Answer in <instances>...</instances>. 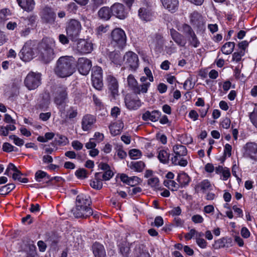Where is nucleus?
<instances>
[{
	"instance_id": "1",
	"label": "nucleus",
	"mask_w": 257,
	"mask_h": 257,
	"mask_svg": "<svg viewBox=\"0 0 257 257\" xmlns=\"http://www.w3.org/2000/svg\"><path fill=\"white\" fill-rule=\"evenodd\" d=\"M75 71L72 57L62 56L57 61L54 69L55 74L60 78H65L72 75Z\"/></svg>"
},
{
	"instance_id": "2",
	"label": "nucleus",
	"mask_w": 257,
	"mask_h": 257,
	"mask_svg": "<svg viewBox=\"0 0 257 257\" xmlns=\"http://www.w3.org/2000/svg\"><path fill=\"white\" fill-rule=\"evenodd\" d=\"M55 47V41L53 38H45L39 44L38 50L40 57L45 63H49L55 57L54 49Z\"/></svg>"
},
{
	"instance_id": "3",
	"label": "nucleus",
	"mask_w": 257,
	"mask_h": 257,
	"mask_svg": "<svg viewBox=\"0 0 257 257\" xmlns=\"http://www.w3.org/2000/svg\"><path fill=\"white\" fill-rule=\"evenodd\" d=\"M81 30L80 23L75 19H71L66 27V34L68 37L73 41L79 36Z\"/></svg>"
},
{
	"instance_id": "4",
	"label": "nucleus",
	"mask_w": 257,
	"mask_h": 257,
	"mask_svg": "<svg viewBox=\"0 0 257 257\" xmlns=\"http://www.w3.org/2000/svg\"><path fill=\"white\" fill-rule=\"evenodd\" d=\"M128 86L132 89L136 94L146 93L150 87V83H145L139 86L138 82L132 74L128 76L127 78Z\"/></svg>"
},
{
	"instance_id": "5",
	"label": "nucleus",
	"mask_w": 257,
	"mask_h": 257,
	"mask_svg": "<svg viewBox=\"0 0 257 257\" xmlns=\"http://www.w3.org/2000/svg\"><path fill=\"white\" fill-rule=\"evenodd\" d=\"M24 83L30 90L37 88L41 84L40 74L33 72H30L25 78Z\"/></svg>"
},
{
	"instance_id": "6",
	"label": "nucleus",
	"mask_w": 257,
	"mask_h": 257,
	"mask_svg": "<svg viewBox=\"0 0 257 257\" xmlns=\"http://www.w3.org/2000/svg\"><path fill=\"white\" fill-rule=\"evenodd\" d=\"M112 43L118 47H123L126 43V37L125 32L120 28L114 29L111 34Z\"/></svg>"
},
{
	"instance_id": "7",
	"label": "nucleus",
	"mask_w": 257,
	"mask_h": 257,
	"mask_svg": "<svg viewBox=\"0 0 257 257\" xmlns=\"http://www.w3.org/2000/svg\"><path fill=\"white\" fill-rule=\"evenodd\" d=\"M123 61L126 67L132 70H136L139 66L138 55L132 51L125 53L123 57Z\"/></svg>"
},
{
	"instance_id": "8",
	"label": "nucleus",
	"mask_w": 257,
	"mask_h": 257,
	"mask_svg": "<svg viewBox=\"0 0 257 257\" xmlns=\"http://www.w3.org/2000/svg\"><path fill=\"white\" fill-rule=\"evenodd\" d=\"M182 29L189 44L194 48L198 47L200 45V42L192 28L187 24H184Z\"/></svg>"
},
{
	"instance_id": "9",
	"label": "nucleus",
	"mask_w": 257,
	"mask_h": 257,
	"mask_svg": "<svg viewBox=\"0 0 257 257\" xmlns=\"http://www.w3.org/2000/svg\"><path fill=\"white\" fill-rule=\"evenodd\" d=\"M71 212L76 218H86L93 214L92 209L90 207L83 206L75 204Z\"/></svg>"
},
{
	"instance_id": "10",
	"label": "nucleus",
	"mask_w": 257,
	"mask_h": 257,
	"mask_svg": "<svg viewBox=\"0 0 257 257\" xmlns=\"http://www.w3.org/2000/svg\"><path fill=\"white\" fill-rule=\"evenodd\" d=\"M243 156L251 160L257 161V144L254 142L246 143L243 147Z\"/></svg>"
},
{
	"instance_id": "11",
	"label": "nucleus",
	"mask_w": 257,
	"mask_h": 257,
	"mask_svg": "<svg viewBox=\"0 0 257 257\" xmlns=\"http://www.w3.org/2000/svg\"><path fill=\"white\" fill-rule=\"evenodd\" d=\"M106 82L109 92L112 97L115 99L118 95V82L117 79L112 75H109L106 77Z\"/></svg>"
},
{
	"instance_id": "12",
	"label": "nucleus",
	"mask_w": 257,
	"mask_h": 257,
	"mask_svg": "<svg viewBox=\"0 0 257 257\" xmlns=\"http://www.w3.org/2000/svg\"><path fill=\"white\" fill-rule=\"evenodd\" d=\"M66 89L64 86H59L56 89L54 101L58 107L62 106L65 103L67 96Z\"/></svg>"
},
{
	"instance_id": "13",
	"label": "nucleus",
	"mask_w": 257,
	"mask_h": 257,
	"mask_svg": "<svg viewBox=\"0 0 257 257\" xmlns=\"http://www.w3.org/2000/svg\"><path fill=\"white\" fill-rule=\"evenodd\" d=\"M93 49V44L89 40L80 39L77 43L76 49L80 53L84 54L90 53Z\"/></svg>"
},
{
	"instance_id": "14",
	"label": "nucleus",
	"mask_w": 257,
	"mask_h": 257,
	"mask_svg": "<svg viewBox=\"0 0 257 257\" xmlns=\"http://www.w3.org/2000/svg\"><path fill=\"white\" fill-rule=\"evenodd\" d=\"M78 69L80 74L86 75L89 72L92 65L90 60L86 58H80L78 60Z\"/></svg>"
},
{
	"instance_id": "15",
	"label": "nucleus",
	"mask_w": 257,
	"mask_h": 257,
	"mask_svg": "<svg viewBox=\"0 0 257 257\" xmlns=\"http://www.w3.org/2000/svg\"><path fill=\"white\" fill-rule=\"evenodd\" d=\"M34 52L30 43H26L20 52V57L24 61L27 62L34 58Z\"/></svg>"
},
{
	"instance_id": "16",
	"label": "nucleus",
	"mask_w": 257,
	"mask_h": 257,
	"mask_svg": "<svg viewBox=\"0 0 257 257\" xmlns=\"http://www.w3.org/2000/svg\"><path fill=\"white\" fill-rule=\"evenodd\" d=\"M41 18L45 23L53 24L55 20L56 15L51 8L45 7L41 12Z\"/></svg>"
},
{
	"instance_id": "17",
	"label": "nucleus",
	"mask_w": 257,
	"mask_h": 257,
	"mask_svg": "<svg viewBox=\"0 0 257 257\" xmlns=\"http://www.w3.org/2000/svg\"><path fill=\"white\" fill-rule=\"evenodd\" d=\"M96 121L95 117L90 114L84 115L81 121L82 129L84 131H89Z\"/></svg>"
},
{
	"instance_id": "18",
	"label": "nucleus",
	"mask_w": 257,
	"mask_h": 257,
	"mask_svg": "<svg viewBox=\"0 0 257 257\" xmlns=\"http://www.w3.org/2000/svg\"><path fill=\"white\" fill-rule=\"evenodd\" d=\"M112 14L119 19H124L126 17L124 6L119 3L115 4L111 7Z\"/></svg>"
},
{
	"instance_id": "19",
	"label": "nucleus",
	"mask_w": 257,
	"mask_h": 257,
	"mask_svg": "<svg viewBox=\"0 0 257 257\" xmlns=\"http://www.w3.org/2000/svg\"><path fill=\"white\" fill-rule=\"evenodd\" d=\"M170 35L172 39L180 47H184L185 46L186 42L182 34L175 30L172 29L170 30Z\"/></svg>"
},
{
	"instance_id": "20",
	"label": "nucleus",
	"mask_w": 257,
	"mask_h": 257,
	"mask_svg": "<svg viewBox=\"0 0 257 257\" xmlns=\"http://www.w3.org/2000/svg\"><path fill=\"white\" fill-rule=\"evenodd\" d=\"M125 103L129 109H137L141 105V102L138 98H132L129 96L125 97Z\"/></svg>"
},
{
	"instance_id": "21",
	"label": "nucleus",
	"mask_w": 257,
	"mask_h": 257,
	"mask_svg": "<svg viewBox=\"0 0 257 257\" xmlns=\"http://www.w3.org/2000/svg\"><path fill=\"white\" fill-rule=\"evenodd\" d=\"M161 116V112L158 110H153L152 111H147L143 114L142 119L145 121L151 120L152 121H157Z\"/></svg>"
},
{
	"instance_id": "22",
	"label": "nucleus",
	"mask_w": 257,
	"mask_h": 257,
	"mask_svg": "<svg viewBox=\"0 0 257 257\" xmlns=\"http://www.w3.org/2000/svg\"><path fill=\"white\" fill-rule=\"evenodd\" d=\"M91 203L90 197L87 195L80 194L76 197L75 204L80 205L86 207H90Z\"/></svg>"
},
{
	"instance_id": "23",
	"label": "nucleus",
	"mask_w": 257,
	"mask_h": 257,
	"mask_svg": "<svg viewBox=\"0 0 257 257\" xmlns=\"http://www.w3.org/2000/svg\"><path fill=\"white\" fill-rule=\"evenodd\" d=\"M164 7L171 12L176 11L178 7V0H161Z\"/></svg>"
},
{
	"instance_id": "24",
	"label": "nucleus",
	"mask_w": 257,
	"mask_h": 257,
	"mask_svg": "<svg viewBox=\"0 0 257 257\" xmlns=\"http://www.w3.org/2000/svg\"><path fill=\"white\" fill-rule=\"evenodd\" d=\"M139 16L144 21H149L153 18V13L148 7L141 8L139 10Z\"/></svg>"
},
{
	"instance_id": "25",
	"label": "nucleus",
	"mask_w": 257,
	"mask_h": 257,
	"mask_svg": "<svg viewBox=\"0 0 257 257\" xmlns=\"http://www.w3.org/2000/svg\"><path fill=\"white\" fill-rule=\"evenodd\" d=\"M172 149L175 154L174 157L181 158L187 154V150L186 147L182 145H175L173 146Z\"/></svg>"
},
{
	"instance_id": "26",
	"label": "nucleus",
	"mask_w": 257,
	"mask_h": 257,
	"mask_svg": "<svg viewBox=\"0 0 257 257\" xmlns=\"http://www.w3.org/2000/svg\"><path fill=\"white\" fill-rule=\"evenodd\" d=\"M92 249L95 257H106L105 251L102 244L95 242L93 244Z\"/></svg>"
},
{
	"instance_id": "27",
	"label": "nucleus",
	"mask_w": 257,
	"mask_h": 257,
	"mask_svg": "<svg viewBox=\"0 0 257 257\" xmlns=\"http://www.w3.org/2000/svg\"><path fill=\"white\" fill-rule=\"evenodd\" d=\"M123 127V123L121 121L115 122L109 126L111 134L114 136L120 134Z\"/></svg>"
},
{
	"instance_id": "28",
	"label": "nucleus",
	"mask_w": 257,
	"mask_h": 257,
	"mask_svg": "<svg viewBox=\"0 0 257 257\" xmlns=\"http://www.w3.org/2000/svg\"><path fill=\"white\" fill-rule=\"evenodd\" d=\"M211 185L210 182L208 180H204L198 183L195 187L196 192L201 191L203 193L207 190H211Z\"/></svg>"
},
{
	"instance_id": "29",
	"label": "nucleus",
	"mask_w": 257,
	"mask_h": 257,
	"mask_svg": "<svg viewBox=\"0 0 257 257\" xmlns=\"http://www.w3.org/2000/svg\"><path fill=\"white\" fill-rule=\"evenodd\" d=\"M111 9L107 7L101 8L98 12V15L100 19L103 20H108L111 17Z\"/></svg>"
},
{
	"instance_id": "30",
	"label": "nucleus",
	"mask_w": 257,
	"mask_h": 257,
	"mask_svg": "<svg viewBox=\"0 0 257 257\" xmlns=\"http://www.w3.org/2000/svg\"><path fill=\"white\" fill-rule=\"evenodd\" d=\"M61 112V116L62 117H66L69 119H72L76 117L77 115V110L76 108L71 107L67 109L66 114H65L64 110L62 109V106L59 107Z\"/></svg>"
},
{
	"instance_id": "31",
	"label": "nucleus",
	"mask_w": 257,
	"mask_h": 257,
	"mask_svg": "<svg viewBox=\"0 0 257 257\" xmlns=\"http://www.w3.org/2000/svg\"><path fill=\"white\" fill-rule=\"evenodd\" d=\"M17 1L19 5L28 12L32 11L35 5L34 0H17Z\"/></svg>"
},
{
	"instance_id": "32",
	"label": "nucleus",
	"mask_w": 257,
	"mask_h": 257,
	"mask_svg": "<svg viewBox=\"0 0 257 257\" xmlns=\"http://www.w3.org/2000/svg\"><path fill=\"white\" fill-rule=\"evenodd\" d=\"M190 21L192 24L197 27H199L203 24L202 16L197 12H194L190 16Z\"/></svg>"
},
{
	"instance_id": "33",
	"label": "nucleus",
	"mask_w": 257,
	"mask_h": 257,
	"mask_svg": "<svg viewBox=\"0 0 257 257\" xmlns=\"http://www.w3.org/2000/svg\"><path fill=\"white\" fill-rule=\"evenodd\" d=\"M177 181L179 182L178 184L180 185V187H183L189 184L190 179L187 174L183 173L178 175Z\"/></svg>"
},
{
	"instance_id": "34",
	"label": "nucleus",
	"mask_w": 257,
	"mask_h": 257,
	"mask_svg": "<svg viewBox=\"0 0 257 257\" xmlns=\"http://www.w3.org/2000/svg\"><path fill=\"white\" fill-rule=\"evenodd\" d=\"M170 153L164 150H160L158 151V158L159 161L163 163L167 164L169 160Z\"/></svg>"
},
{
	"instance_id": "35",
	"label": "nucleus",
	"mask_w": 257,
	"mask_h": 257,
	"mask_svg": "<svg viewBox=\"0 0 257 257\" xmlns=\"http://www.w3.org/2000/svg\"><path fill=\"white\" fill-rule=\"evenodd\" d=\"M101 173L98 172L95 174V180L92 181L90 185L94 189L99 190L102 187V182L100 180Z\"/></svg>"
},
{
	"instance_id": "36",
	"label": "nucleus",
	"mask_w": 257,
	"mask_h": 257,
	"mask_svg": "<svg viewBox=\"0 0 257 257\" xmlns=\"http://www.w3.org/2000/svg\"><path fill=\"white\" fill-rule=\"evenodd\" d=\"M234 47L235 43L234 42H227L222 47L221 51L225 55L230 54L233 52Z\"/></svg>"
},
{
	"instance_id": "37",
	"label": "nucleus",
	"mask_w": 257,
	"mask_h": 257,
	"mask_svg": "<svg viewBox=\"0 0 257 257\" xmlns=\"http://www.w3.org/2000/svg\"><path fill=\"white\" fill-rule=\"evenodd\" d=\"M164 184L172 191H176L180 187V185L178 183L172 180H165Z\"/></svg>"
},
{
	"instance_id": "38",
	"label": "nucleus",
	"mask_w": 257,
	"mask_h": 257,
	"mask_svg": "<svg viewBox=\"0 0 257 257\" xmlns=\"http://www.w3.org/2000/svg\"><path fill=\"white\" fill-rule=\"evenodd\" d=\"M130 167L137 172H142L145 167V164L142 161L133 162L131 163Z\"/></svg>"
},
{
	"instance_id": "39",
	"label": "nucleus",
	"mask_w": 257,
	"mask_h": 257,
	"mask_svg": "<svg viewBox=\"0 0 257 257\" xmlns=\"http://www.w3.org/2000/svg\"><path fill=\"white\" fill-rule=\"evenodd\" d=\"M148 184L154 190H157L160 188L159 180L157 177H151L149 179Z\"/></svg>"
},
{
	"instance_id": "40",
	"label": "nucleus",
	"mask_w": 257,
	"mask_h": 257,
	"mask_svg": "<svg viewBox=\"0 0 257 257\" xmlns=\"http://www.w3.org/2000/svg\"><path fill=\"white\" fill-rule=\"evenodd\" d=\"M172 163L175 165H179L182 167H185L188 164V162L186 159L181 157V158L172 157L171 159Z\"/></svg>"
},
{
	"instance_id": "41",
	"label": "nucleus",
	"mask_w": 257,
	"mask_h": 257,
	"mask_svg": "<svg viewBox=\"0 0 257 257\" xmlns=\"http://www.w3.org/2000/svg\"><path fill=\"white\" fill-rule=\"evenodd\" d=\"M92 79L102 78V70L101 67L96 66L92 70Z\"/></svg>"
},
{
	"instance_id": "42",
	"label": "nucleus",
	"mask_w": 257,
	"mask_h": 257,
	"mask_svg": "<svg viewBox=\"0 0 257 257\" xmlns=\"http://www.w3.org/2000/svg\"><path fill=\"white\" fill-rule=\"evenodd\" d=\"M22 175V173L19 171L17 173H14L13 174L12 177L14 180H18L21 183H27L28 182V179L26 178H22L21 176Z\"/></svg>"
},
{
	"instance_id": "43",
	"label": "nucleus",
	"mask_w": 257,
	"mask_h": 257,
	"mask_svg": "<svg viewBox=\"0 0 257 257\" xmlns=\"http://www.w3.org/2000/svg\"><path fill=\"white\" fill-rule=\"evenodd\" d=\"M92 82L93 87L97 90H100L103 87L102 78L92 79Z\"/></svg>"
},
{
	"instance_id": "44",
	"label": "nucleus",
	"mask_w": 257,
	"mask_h": 257,
	"mask_svg": "<svg viewBox=\"0 0 257 257\" xmlns=\"http://www.w3.org/2000/svg\"><path fill=\"white\" fill-rule=\"evenodd\" d=\"M119 251L124 257H127L130 253V247L126 244H122L120 245Z\"/></svg>"
},
{
	"instance_id": "45",
	"label": "nucleus",
	"mask_w": 257,
	"mask_h": 257,
	"mask_svg": "<svg viewBox=\"0 0 257 257\" xmlns=\"http://www.w3.org/2000/svg\"><path fill=\"white\" fill-rule=\"evenodd\" d=\"M179 141L184 144H190L192 143L193 139L190 136L183 135L180 137Z\"/></svg>"
},
{
	"instance_id": "46",
	"label": "nucleus",
	"mask_w": 257,
	"mask_h": 257,
	"mask_svg": "<svg viewBox=\"0 0 257 257\" xmlns=\"http://www.w3.org/2000/svg\"><path fill=\"white\" fill-rule=\"evenodd\" d=\"M109 29V26L107 25H101L98 26L96 28V33L98 35H102L103 34L106 33L108 31Z\"/></svg>"
},
{
	"instance_id": "47",
	"label": "nucleus",
	"mask_w": 257,
	"mask_h": 257,
	"mask_svg": "<svg viewBox=\"0 0 257 257\" xmlns=\"http://www.w3.org/2000/svg\"><path fill=\"white\" fill-rule=\"evenodd\" d=\"M46 177L48 179H49V175L45 172L41 170L38 171L35 174V179L38 182H40L41 179Z\"/></svg>"
},
{
	"instance_id": "48",
	"label": "nucleus",
	"mask_w": 257,
	"mask_h": 257,
	"mask_svg": "<svg viewBox=\"0 0 257 257\" xmlns=\"http://www.w3.org/2000/svg\"><path fill=\"white\" fill-rule=\"evenodd\" d=\"M29 250L27 251V257H35L36 255V246L33 244H30L28 246Z\"/></svg>"
},
{
	"instance_id": "49",
	"label": "nucleus",
	"mask_w": 257,
	"mask_h": 257,
	"mask_svg": "<svg viewBox=\"0 0 257 257\" xmlns=\"http://www.w3.org/2000/svg\"><path fill=\"white\" fill-rule=\"evenodd\" d=\"M141 152L137 149H132L129 152V155L132 159H137L141 156Z\"/></svg>"
},
{
	"instance_id": "50",
	"label": "nucleus",
	"mask_w": 257,
	"mask_h": 257,
	"mask_svg": "<svg viewBox=\"0 0 257 257\" xmlns=\"http://www.w3.org/2000/svg\"><path fill=\"white\" fill-rule=\"evenodd\" d=\"M249 117L252 124L257 128V108L250 114Z\"/></svg>"
},
{
	"instance_id": "51",
	"label": "nucleus",
	"mask_w": 257,
	"mask_h": 257,
	"mask_svg": "<svg viewBox=\"0 0 257 257\" xmlns=\"http://www.w3.org/2000/svg\"><path fill=\"white\" fill-rule=\"evenodd\" d=\"M100 173V178L102 177L105 181L109 180L113 176V173L110 170L105 171L103 174Z\"/></svg>"
},
{
	"instance_id": "52",
	"label": "nucleus",
	"mask_w": 257,
	"mask_h": 257,
	"mask_svg": "<svg viewBox=\"0 0 257 257\" xmlns=\"http://www.w3.org/2000/svg\"><path fill=\"white\" fill-rule=\"evenodd\" d=\"M50 103V97L48 94L45 93L43 96V101L40 104V107H47Z\"/></svg>"
},
{
	"instance_id": "53",
	"label": "nucleus",
	"mask_w": 257,
	"mask_h": 257,
	"mask_svg": "<svg viewBox=\"0 0 257 257\" xmlns=\"http://www.w3.org/2000/svg\"><path fill=\"white\" fill-rule=\"evenodd\" d=\"M244 54V52H243L242 51H240L239 52L234 53L232 55V60L236 62H239Z\"/></svg>"
},
{
	"instance_id": "54",
	"label": "nucleus",
	"mask_w": 257,
	"mask_h": 257,
	"mask_svg": "<svg viewBox=\"0 0 257 257\" xmlns=\"http://www.w3.org/2000/svg\"><path fill=\"white\" fill-rule=\"evenodd\" d=\"M191 220L195 223H201L204 221L203 217L199 214L193 215Z\"/></svg>"
},
{
	"instance_id": "55",
	"label": "nucleus",
	"mask_w": 257,
	"mask_h": 257,
	"mask_svg": "<svg viewBox=\"0 0 257 257\" xmlns=\"http://www.w3.org/2000/svg\"><path fill=\"white\" fill-rule=\"evenodd\" d=\"M75 175L79 178H85L86 177V171L84 169H80L76 171Z\"/></svg>"
},
{
	"instance_id": "56",
	"label": "nucleus",
	"mask_w": 257,
	"mask_h": 257,
	"mask_svg": "<svg viewBox=\"0 0 257 257\" xmlns=\"http://www.w3.org/2000/svg\"><path fill=\"white\" fill-rule=\"evenodd\" d=\"M67 8L70 12L75 13L78 10V6L75 3L72 2L67 5Z\"/></svg>"
},
{
	"instance_id": "57",
	"label": "nucleus",
	"mask_w": 257,
	"mask_h": 257,
	"mask_svg": "<svg viewBox=\"0 0 257 257\" xmlns=\"http://www.w3.org/2000/svg\"><path fill=\"white\" fill-rule=\"evenodd\" d=\"M14 147L8 143H5L3 145V150L5 152H11L13 151Z\"/></svg>"
},
{
	"instance_id": "58",
	"label": "nucleus",
	"mask_w": 257,
	"mask_h": 257,
	"mask_svg": "<svg viewBox=\"0 0 257 257\" xmlns=\"http://www.w3.org/2000/svg\"><path fill=\"white\" fill-rule=\"evenodd\" d=\"M129 178L130 177L124 174H121L120 176V179L122 182L127 184V185H133L131 181L132 179Z\"/></svg>"
},
{
	"instance_id": "59",
	"label": "nucleus",
	"mask_w": 257,
	"mask_h": 257,
	"mask_svg": "<svg viewBox=\"0 0 257 257\" xmlns=\"http://www.w3.org/2000/svg\"><path fill=\"white\" fill-rule=\"evenodd\" d=\"M231 150L232 147L231 145L228 144H226L224 147V155L225 156L230 157L231 155Z\"/></svg>"
},
{
	"instance_id": "60",
	"label": "nucleus",
	"mask_w": 257,
	"mask_h": 257,
	"mask_svg": "<svg viewBox=\"0 0 257 257\" xmlns=\"http://www.w3.org/2000/svg\"><path fill=\"white\" fill-rule=\"evenodd\" d=\"M72 146L76 150H80L83 148V144L78 141H74L72 142Z\"/></svg>"
},
{
	"instance_id": "61",
	"label": "nucleus",
	"mask_w": 257,
	"mask_h": 257,
	"mask_svg": "<svg viewBox=\"0 0 257 257\" xmlns=\"http://www.w3.org/2000/svg\"><path fill=\"white\" fill-rule=\"evenodd\" d=\"M120 109L116 106L113 107L111 110V115L114 118H116L120 114Z\"/></svg>"
},
{
	"instance_id": "62",
	"label": "nucleus",
	"mask_w": 257,
	"mask_h": 257,
	"mask_svg": "<svg viewBox=\"0 0 257 257\" xmlns=\"http://www.w3.org/2000/svg\"><path fill=\"white\" fill-rule=\"evenodd\" d=\"M111 61L116 65H121V61L120 60V57L117 53L114 54V57L111 58Z\"/></svg>"
},
{
	"instance_id": "63",
	"label": "nucleus",
	"mask_w": 257,
	"mask_h": 257,
	"mask_svg": "<svg viewBox=\"0 0 257 257\" xmlns=\"http://www.w3.org/2000/svg\"><path fill=\"white\" fill-rule=\"evenodd\" d=\"M196 240L197 244L200 247H201L202 248H206L207 243L204 239L197 238V239H196Z\"/></svg>"
},
{
	"instance_id": "64",
	"label": "nucleus",
	"mask_w": 257,
	"mask_h": 257,
	"mask_svg": "<svg viewBox=\"0 0 257 257\" xmlns=\"http://www.w3.org/2000/svg\"><path fill=\"white\" fill-rule=\"evenodd\" d=\"M230 120L228 118L226 117L222 121L221 125L222 127L228 129L230 127Z\"/></svg>"
}]
</instances>
